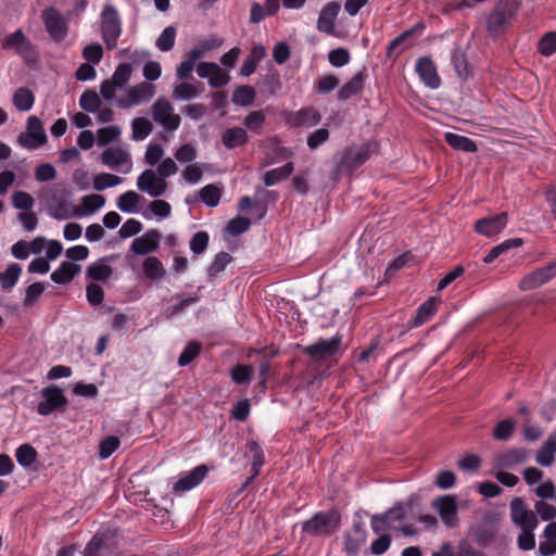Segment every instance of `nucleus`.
<instances>
[{"label": "nucleus", "instance_id": "f257e3e1", "mask_svg": "<svg viewBox=\"0 0 556 556\" xmlns=\"http://www.w3.org/2000/svg\"><path fill=\"white\" fill-rule=\"evenodd\" d=\"M377 144L374 142H364L359 146L346 147L337 162L336 168L332 170V178L346 173L352 175L358 167L369 160Z\"/></svg>", "mask_w": 556, "mask_h": 556}, {"label": "nucleus", "instance_id": "f03ea898", "mask_svg": "<svg viewBox=\"0 0 556 556\" xmlns=\"http://www.w3.org/2000/svg\"><path fill=\"white\" fill-rule=\"evenodd\" d=\"M341 527V514L331 508L314 514L302 523V531L314 538H329Z\"/></svg>", "mask_w": 556, "mask_h": 556}, {"label": "nucleus", "instance_id": "7ed1b4c3", "mask_svg": "<svg viewBox=\"0 0 556 556\" xmlns=\"http://www.w3.org/2000/svg\"><path fill=\"white\" fill-rule=\"evenodd\" d=\"M101 34L108 49H114L122 34V22L117 10L106 4L101 13Z\"/></svg>", "mask_w": 556, "mask_h": 556}, {"label": "nucleus", "instance_id": "20e7f679", "mask_svg": "<svg viewBox=\"0 0 556 556\" xmlns=\"http://www.w3.org/2000/svg\"><path fill=\"white\" fill-rule=\"evenodd\" d=\"M40 394L42 401L37 405V413L40 416H49L56 410H63L68 404V400L64 395L63 390L56 384L43 388Z\"/></svg>", "mask_w": 556, "mask_h": 556}, {"label": "nucleus", "instance_id": "39448f33", "mask_svg": "<svg viewBox=\"0 0 556 556\" xmlns=\"http://www.w3.org/2000/svg\"><path fill=\"white\" fill-rule=\"evenodd\" d=\"M17 142L28 150L37 149L47 142V135L42 122L35 115L27 118L26 131L21 132Z\"/></svg>", "mask_w": 556, "mask_h": 556}, {"label": "nucleus", "instance_id": "423d86ee", "mask_svg": "<svg viewBox=\"0 0 556 556\" xmlns=\"http://www.w3.org/2000/svg\"><path fill=\"white\" fill-rule=\"evenodd\" d=\"M174 108L168 100L159 98L152 105V117L155 123L167 131H175L179 128L181 118L173 113Z\"/></svg>", "mask_w": 556, "mask_h": 556}, {"label": "nucleus", "instance_id": "0eeeda50", "mask_svg": "<svg viewBox=\"0 0 556 556\" xmlns=\"http://www.w3.org/2000/svg\"><path fill=\"white\" fill-rule=\"evenodd\" d=\"M342 343V336L336 334L331 339H320L316 343L304 348L303 352L314 361H325L337 354Z\"/></svg>", "mask_w": 556, "mask_h": 556}, {"label": "nucleus", "instance_id": "6e6552de", "mask_svg": "<svg viewBox=\"0 0 556 556\" xmlns=\"http://www.w3.org/2000/svg\"><path fill=\"white\" fill-rule=\"evenodd\" d=\"M42 22L50 37L62 41L67 35V24L62 14L54 8H48L42 12Z\"/></svg>", "mask_w": 556, "mask_h": 556}, {"label": "nucleus", "instance_id": "1a4fd4ad", "mask_svg": "<svg viewBox=\"0 0 556 556\" xmlns=\"http://www.w3.org/2000/svg\"><path fill=\"white\" fill-rule=\"evenodd\" d=\"M510 518L522 530H534L538 526L535 514L527 508L521 497H515L510 502Z\"/></svg>", "mask_w": 556, "mask_h": 556}, {"label": "nucleus", "instance_id": "9d476101", "mask_svg": "<svg viewBox=\"0 0 556 556\" xmlns=\"http://www.w3.org/2000/svg\"><path fill=\"white\" fill-rule=\"evenodd\" d=\"M137 187L150 197L157 198L166 192L168 185L153 169H144L137 178Z\"/></svg>", "mask_w": 556, "mask_h": 556}, {"label": "nucleus", "instance_id": "9b49d317", "mask_svg": "<svg viewBox=\"0 0 556 556\" xmlns=\"http://www.w3.org/2000/svg\"><path fill=\"white\" fill-rule=\"evenodd\" d=\"M554 277H556V261L551 262L543 267L536 268L535 270L525 276L521 279L519 287L522 290H532L548 282Z\"/></svg>", "mask_w": 556, "mask_h": 556}, {"label": "nucleus", "instance_id": "f8f14e48", "mask_svg": "<svg viewBox=\"0 0 556 556\" xmlns=\"http://www.w3.org/2000/svg\"><path fill=\"white\" fill-rule=\"evenodd\" d=\"M530 451L526 447H513L496 456L494 459V468L496 469H514L516 466L528 460Z\"/></svg>", "mask_w": 556, "mask_h": 556}, {"label": "nucleus", "instance_id": "ddd939ff", "mask_svg": "<svg viewBox=\"0 0 556 556\" xmlns=\"http://www.w3.org/2000/svg\"><path fill=\"white\" fill-rule=\"evenodd\" d=\"M416 73L421 81L431 89H437L441 85V78L438 74L437 66L429 56H421L416 61Z\"/></svg>", "mask_w": 556, "mask_h": 556}, {"label": "nucleus", "instance_id": "4468645a", "mask_svg": "<svg viewBox=\"0 0 556 556\" xmlns=\"http://www.w3.org/2000/svg\"><path fill=\"white\" fill-rule=\"evenodd\" d=\"M116 546L114 541L106 534H96L86 544L83 556H112Z\"/></svg>", "mask_w": 556, "mask_h": 556}, {"label": "nucleus", "instance_id": "2eb2a0df", "mask_svg": "<svg viewBox=\"0 0 556 556\" xmlns=\"http://www.w3.org/2000/svg\"><path fill=\"white\" fill-rule=\"evenodd\" d=\"M162 235L156 229L147 230L141 237H137L131 245L130 250L137 255H147L155 252L160 247V240Z\"/></svg>", "mask_w": 556, "mask_h": 556}, {"label": "nucleus", "instance_id": "dca6fc26", "mask_svg": "<svg viewBox=\"0 0 556 556\" xmlns=\"http://www.w3.org/2000/svg\"><path fill=\"white\" fill-rule=\"evenodd\" d=\"M290 127H313L320 123V113L312 108H303L296 112H290L286 117Z\"/></svg>", "mask_w": 556, "mask_h": 556}, {"label": "nucleus", "instance_id": "f3484780", "mask_svg": "<svg viewBox=\"0 0 556 556\" xmlns=\"http://www.w3.org/2000/svg\"><path fill=\"white\" fill-rule=\"evenodd\" d=\"M208 472V468L206 465H199L192 470L185 473L182 477H180L173 486V490L176 493H184L187 492L197 485H199L204 478L206 477Z\"/></svg>", "mask_w": 556, "mask_h": 556}, {"label": "nucleus", "instance_id": "a211bd4d", "mask_svg": "<svg viewBox=\"0 0 556 556\" xmlns=\"http://www.w3.org/2000/svg\"><path fill=\"white\" fill-rule=\"evenodd\" d=\"M507 225V214L500 213L476 222L475 230L482 236L493 237L500 233Z\"/></svg>", "mask_w": 556, "mask_h": 556}, {"label": "nucleus", "instance_id": "6ab92c4d", "mask_svg": "<svg viewBox=\"0 0 556 556\" xmlns=\"http://www.w3.org/2000/svg\"><path fill=\"white\" fill-rule=\"evenodd\" d=\"M367 538V531L365 525L361 521L353 525V533L345 532L344 539V552L348 556H356L361 547L365 544Z\"/></svg>", "mask_w": 556, "mask_h": 556}, {"label": "nucleus", "instance_id": "aec40b11", "mask_svg": "<svg viewBox=\"0 0 556 556\" xmlns=\"http://www.w3.org/2000/svg\"><path fill=\"white\" fill-rule=\"evenodd\" d=\"M154 94V88L148 83H140L134 87H130L127 91V98L118 101V106L122 109H128L132 105H137L142 101L150 100Z\"/></svg>", "mask_w": 556, "mask_h": 556}, {"label": "nucleus", "instance_id": "412c9836", "mask_svg": "<svg viewBox=\"0 0 556 556\" xmlns=\"http://www.w3.org/2000/svg\"><path fill=\"white\" fill-rule=\"evenodd\" d=\"M434 507L437 508L442 521L450 528L457 525V504L452 495H443L435 500Z\"/></svg>", "mask_w": 556, "mask_h": 556}, {"label": "nucleus", "instance_id": "4be33fe9", "mask_svg": "<svg viewBox=\"0 0 556 556\" xmlns=\"http://www.w3.org/2000/svg\"><path fill=\"white\" fill-rule=\"evenodd\" d=\"M340 3L337 1L328 2L320 11L317 20V29L321 33L333 35L334 21L340 12Z\"/></svg>", "mask_w": 556, "mask_h": 556}, {"label": "nucleus", "instance_id": "5701e85b", "mask_svg": "<svg viewBox=\"0 0 556 556\" xmlns=\"http://www.w3.org/2000/svg\"><path fill=\"white\" fill-rule=\"evenodd\" d=\"M439 304V299L429 298L417 308L415 316L408 321V328H418L429 321L437 314Z\"/></svg>", "mask_w": 556, "mask_h": 556}, {"label": "nucleus", "instance_id": "b1692460", "mask_svg": "<svg viewBox=\"0 0 556 556\" xmlns=\"http://www.w3.org/2000/svg\"><path fill=\"white\" fill-rule=\"evenodd\" d=\"M425 29L422 23H417L414 27L406 29L400 34L396 38L389 42L386 51V55L389 60H396L404 49H399L408 38L414 34H421Z\"/></svg>", "mask_w": 556, "mask_h": 556}, {"label": "nucleus", "instance_id": "393cba45", "mask_svg": "<svg viewBox=\"0 0 556 556\" xmlns=\"http://www.w3.org/2000/svg\"><path fill=\"white\" fill-rule=\"evenodd\" d=\"M81 270V266L72 262H62L51 274V280L58 285L70 283Z\"/></svg>", "mask_w": 556, "mask_h": 556}, {"label": "nucleus", "instance_id": "a878e982", "mask_svg": "<svg viewBox=\"0 0 556 556\" xmlns=\"http://www.w3.org/2000/svg\"><path fill=\"white\" fill-rule=\"evenodd\" d=\"M101 161L111 168H118L130 162V154L122 148H108L101 154Z\"/></svg>", "mask_w": 556, "mask_h": 556}, {"label": "nucleus", "instance_id": "bb28decb", "mask_svg": "<svg viewBox=\"0 0 556 556\" xmlns=\"http://www.w3.org/2000/svg\"><path fill=\"white\" fill-rule=\"evenodd\" d=\"M444 140L451 148L457 151L473 153L478 150V146L472 139L455 132H445Z\"/></svg>", "mask_w": 556, "mask_h": 556}, {"label": "nucleus", "instance_id": "cd10ccee", "mask_svg": "<svg viewBox=\"0 0 556 556\" xmlns=\"http://www.w3.org/2000/svg\"><path fill=\"white\" fill-rule=\"evenodd\" d=\"M365 83V74L356 73L348 83H345L338 91L339 100H348L362 92Z\"/></svg>", "mask_w": 556, "mask_h": 556}, {"label": "nucleus", "instance_id": "c85d7f7f", "mask_svg": "<svg viewBox=\"0 0 556 556\" xmlns=\"http://www.w3.org/2000/svg\"><path fill=\"white\" fill-rule=\"evenodd\" d=\"M204 90V85L198 83V85L182 81L176 85L173 89V98L175 100H192L199 97Z\"/></svg>", "mask_w": 556, "mask_h": 556}, {"label": "nucleus", "instance_id": "c756f323", "mask_svg": "<svg viewBox=\"0 0 556 556\" xmlns=\"http://www.w3.org/2000/svg\"><path fill=\"white\" fill-rule=\"evenodd\" d=\"M248 140V132L241 127L228 128L222 136L223 144L229 150L244 146Z\"/></svg>", "mask_w": 556, "mask_h": 556}, {"label": "nucleus", "instance_id": "7c9ffc66", "mask_svg": "<svg viewBox=\"0 0 556 556\" xmlns=\"http://www.w3.org/2000/svg\"><path fill=\"white\" fill-rule=\"evenodd\" d=\"M294 170L292 162L286 163L283 166L270 169L263 176V181L267 187L274 186L281 180L288 179Z\"/></svg>", "mask_w": 556, "mask_h": 556}, {"label": "nucleus", "instance_id": "2f4dec72", "mask_svg": "<svg viewBox=\"0 0 556 556\" xmlns=\"http://www.w3.org/2000/svg\"><path fill=\"white\" fill-rule=\"evenodd\" d=\"M12 102L18 111L27 112L34 106L35 94L27 87H20L14 91Z\"/></svg>", "mask_w": 556, "mask_h": 556}, {"label": "nucleus", "instance_id": "473e14b6", "mask_svg": "<svg viewBox=\"0 0 556 556\" xmlns=\"http://www.w3.org/2000/svg\"><path fill=\"white\" fill-rule=\"evenodd\" d=\"M142 271L150 280H160L166 275L162 262L156 256H148L142 263Z\"/></svg>", "mask_w": 556, "mask_h": 556}, {"label": "nucleus", "instance_id": "72a5a7b5", "mask_svg": "<svg viewBox=\"0 0 556 556\" xmlns=\"http://www.w3.org/2000/svg\"><path fill=\"white\" fill-rule=\"evenodd\" d=\"M523 244L522 239L520 238H511L503 241L502 243L493 247L489 253L483 257V262L485 264H491L495 261L500 255L506 253L507 251L519 248Z\"/></svg>", "mask_w": 556, "mask_h": 556}, {"label": "nucleus", "instance_id": "f704fd0d", "mask_svg": "<svg viewBox=\"0 0 556 556\" xmlns=\"http://www.w3.org/2000/svg\"><path fill=\"white\" fill-rule=\"evenodd\" d=\"M451 61L457 76L466 80L469 75L468 61L465 51L462 48H455L451 54Z\"/></svg>", "mask_w": 556, "mask_h": 556}, {"label": "nucleus", "instance_id": "c9c22d12", "mask_svg": "<svg viewBox=\"0 0 556 556\" xmlns=\"http://www.w3.org/2000/svg\"><path fill=\"white\" fill-rule=\"evenodd\" d=\"M556 441L549 438L536 452V463L541 466L548 467L555 460Z\"/></svg>", "mask_w": 556, "mask_h": 556}, {"label": "nucleus", "instance_id": "e433bc0d", "mask_svg": "<svg viewBox=\"0 0 556 556\" xmlns=\"http://www.w3.org/2000/svg\"><path fill=\"white\" fill-rule=\"evenodd\" d=\"M256 97V92L253 87L243 85L237 87L232 92V102L239 106L251 105Z\"/></svg>", "mask_w": 556, "mask_h": 556}, {"label": "nucleus", "instance_id": "4c0bfd02", "mask_svg": "<svg viewBox=\"0 0 556 556\" xmlns=\"http://www.w3.org/2000/svg\"><path fill=\"white\" fill-rule=\"evenodd\" d=\"M131 138L135 141L146 139L153 130L152 123L146 117H136L131 122Z\"/></svg>", "mask_w": 556, "mask_h": 556}, {"label": "nucleus", "instance_id": "58836bf2", "mask_svg": "<svg viewBox=\"0 0 556 556\" xmlns=\"http://www.w3.org/2000/svg\"><path fill=\"white\" fill-rule=\"evenodd\" d=\"M201 202L210 207H215L219 204L222 198V189L214 184L204 186L199 191Z\"/></svg>", "mask_w": 556, "mask_h": 556}, {"label": "nucleus", "instance_id": "ea45409f", "mask_svg": "<svg viewBox=\"0 0 556 556\" xmlns=\"http://www.w3.org/2000/svg\"><path fill=\"white\" fill-rule=\"evenodd\" d=\"M232 256L227 252H219L215 255L213 262L207 268V276L213 280L218 274L223 273L227 265L232 262Z\"/></svg>", "mask_w": 556, "mask_h": 556}, {"label": "nucleus", "instance_id": "a19ab883", "mask_svg": "<svg viewBox=\"0 0 556 556\" xmlns=\"http://www.w3.org/2000/svg\"><path fill=\"white\" fill-rule=\"evenodd\" d=\"M496 531L493 526L479 525L473 530V538L481 547L489 546L495 540Z\"/></svg>", "mask_w": 556, "mask_h": 556}, {"label": "nucleus", "instance_id": "79ce46f5", "mask_svg": "<svg viewBox=\"0 0 556 556\" xmlns=\"http://www.w3.org/2000/svg\"><path fill=\"white\" fill-rule=\"evenodd\" d=\"M113 269L110 265L96 262L88 266L86 276L94 281H105L112 276Z\"/></svg>", "mask_w": 556, "mask_h": 556}, {"label": "nucleus", "instance_id": "37998d69", "mask_svg": "<svg viewBox=\"0 0 556 556\" xmlns=\"http://www.w3.org/2000/svg\"><path fill=\"white\" fill-rule=\"evenodd\" d=\"M143 198L137 192L129 190L121 194L117 199V207L125 213H132L136 206Z\"/></svg>", "mask_w": 556, "mask_h": 556}, {"label": "nucleus", "instance_id": "c03bdc74", "mask_svg": "<svg viewBox=\"0 0 556 556\" xmlns=\"http://www.w3.org/2000/svg\"><path fill=\"white\" fill-rule=\"evenodd\" d=\"M516 429V421L507 418L498 421L493 429V438L497 441H508Z\"/></svg>", "mask_w": 556, "mask_h": 556}, {"label": "nucleus", "instance_id": "a18cd8bd", "mask_svg": "<svg viewBox=\"0 0 556 556\" xmlns=\"http://www.w3.org/2000/svg\"><path fill=\"white\" fill-rule=\"evenodd\" d=\"M80 108L89 113H96L101 106V99L92 89L84 91L79 98Z\"/></svg>", "mask_w": 556, "mask_h": 556}, {"label": "nucleus", "instance_id": "49530a36", "mask_svg": "<svg viewBox=\"0 0 556 556\" xmlns=\"http://www.w3.org/2000/svg\"><path fill=\"white\" fill-rule=\"evenodd\" d=\"M22 274V266L17 263L10 264L1 277V287L3 290H11L17 283Z\"/></svg>", "mask_w": 556, "mask_h": 556}, {"label": "nucleus", "instance_id": "de8ad7c7", "mask_svg": "<svg viewBox=\"0 0 556 556\" xmlns=\"http://www.w3.org/2000/svg\"><path fill=\"white\" fill-rule=\"evenodd\" d=\"M15 457L22 467H29L37 459V451L30 444H22L16 448Z\"/></svg>", "mask_w": 556, "mask_h": 556}, {"label": "nucleus", "instance_id": "09e8293b", "mask_svg": "<svg viewBox=\"0 0 556 556\" xmlns=\"http://www.w3.org/2000/svg\"><path fill=\"white\" fill-rule=\"evenodd\" d=\"M266 116L264 111H253L249 113L244 119L243 125L252 132L260 135L262 131V127L265 123Z\"/></svg>", "mask_w": 556, "mask_h": 556}, {"label": "nucleus", "instance_id": "8fccbe9b", "mask_svg": "<svg viewBox=\"0 0 556 556\" xmlns=\"http://www.w3.org/2000/svg\"><path fill=\"white\" fill-rule=\"evenodd\" d=\"M520 5L521 0H502L495 5L494 10L509 22L518 14Z\"/></svg>", "mask_w": 556, "mask_h": 556}, {"label": "nucleus", "instance_id": "3c124183", "mask_svg": "<svg viewBox=\"0 0 556 556\" xmlns=\"http://www.w3.org/2000/svg\"><path fill=\"white\" fill-rule=\"evenodd\" d=\"M509 22L500 14V12L493 11L489 14L486 20V29L490 35L495 36L498 35L505 27H507Z\"/></svg>", "mask_w": 556, "mask_h": 556}, {"label": "nucleus", "instance_id": "603ef678", "mask_svg": "<svg viewBox=\"0 0 556 556\" xmlns=\"http://www.w3.org/2000/svg\"><path fill=\"white\" fill-rule=\"evenodd\" d=\"M202 349L201 343L197 341L189 342L180 353L178 357V365L180 367L188 366L198 355L200 354Z\"/></svg>", "mask_w": 556, "mask_h": 556}, {"label": "nucleus", "instance_id": "864d4df0", "mask_svg": "<svg viewBox=\"0 0 556 556\" xmlns=\"http://www.w3.org/2000/svg\"><path fill=\"white\" fill-rule=\"evenodd\" d=\"M122 182V178L117 175L110 173H101L93 178V188L102 191L106 188L115 187Z\"/></svg>", "mask_w": 556, "mask_h": 556}, {"label": "nucleus", "instance_id": "5fc2aeb1", "mask_svg": "<svg viewBox=\"0 0 556 556\" xmlns=\"http://www.w3.org/2000/svg\"><path fill=\"white\" fill-rule=\"evenodd\" d=\"M538 51L543 56H552L556 53V31H548L539 40Z\"/></svg>", "mask_w": 556, "mask_h": 556}, {"label": "nucleus", "instance_id": "6e6d98bb", "mask_svg": "<svg viewBox=\"0 0 556 556\" xmlns=\"http://www.w3.org/2000/svg\"><path fill=\"white\" fill-rule=\"evenodd\" d=\"M131 73H132L131 65L128 63H122L115 68L110 80L113 84H115V86L122 88L130 79Z\"/></svg>", "mask_w": 556, "mask_h": 556}, {"label": "nucleus", "instance_id": "4d7b16f0", "mask_svg": "<svg viewBox=\"0 0 556 556\" xmlns=\"http://www.w3.org/2000/svg\"><path fill=\"white\" fill-rule=\"evenodd\" d=\"M253 370L249 365L238 364L230 371L231 380L237 384L249 383L252 379Z\"/></svg>", "mask_w": 556, "mask_h": 556}, {"label": "nucleus", "instance_id": "13d9d810", "mask_svg": "<svg viewBox=\"0 0 556 556\" xmlns=\"http://www.w3.org/2000/svg\"><path fill=\"white\" fill-rule=\"evenodd\" d=\"M35 204L34 198L26 191H15L12 194V205L16 210L29 211Z\"/></svg>", "mask_w": 556, "mask_h": 556}, {"label": "nucleus", "instance_id": "bf43d9fd", "mask_svg": "<svg viewBox=\"0 0 556 556\" xmlns=\"http://www.w3.org/2000/svg\"><path fill=\"white\" fill-rule=\"evenodd\" d=\"M251 226V220L248 217L237 216L230 219L226 226V231L231 236H239L245 232Z\"/></svg>", "mask_w": 556, "mask_h": 556}, {"label": "nucleus", "instance_id": "052dcab7", "mask_svg": "<svg viewBox=\"0 0 556 556\" xmlns=\"http://www.w3.org/2000/svg\"><path fill=\"white\" fill-rule=\"evenodd\" d=\"M176 29L173 26L166 27L156 39V47L161 51H169L175 45Z\"/></svg>", "mask_w": 556, "mask_h": 556}, {"label": "nucleus", "instance_id": "680f3d73", "mask_svg": "<svg viewBox=\"0 0 556 556\" xmlns=\"http://www.w3.org/2000/svg\"><path fill=\"white\" fill-rule=\"evenodd\" d=\"M340 84V80L334 75H326L318 79L315 84V90L319 94H328L333 91Z\"/></svg>", "mask_w": 556, "mask_h": 556}, {"label": "nucleus", "instance_id": "e2e57ef3", "mask_svg": "<svg viewBox=\"0 0 556 556\" xmlns=\"http://www.w3.org/2000/svg\"><path fill=\"white\" fill-rule=\"evenodd\" d=\"M210 242V236L206 231L195 232L190 240V250L194 254H202L206 251Z\"/></svg>", "mask_w": 556, "mask_h": 556}, {"label": "nucleus", "instance_id": "0e129e2a", "mask_svg": "<svg viewBox=\"0 0 556 556\" xmlns=\"http://www.w3.org/2000/svg\"><path fill=\"white\" fill-rule=\"evenodd\" d=\"M119 439L115 435H110L103 439L99 446L100 458H109L119 447Z\"/></svg>", "mask_w": 556, "mask_h": 556}, {"label": "nucleus", "instance_id": "69168bd1", "mask_svg": "<svg viewBox=\"0 0 556 556\" xmlns=\"http://www.w3.org/2000/svg\"><path fill=\"white\" fill-rule=\"evenodd\" d=\"M45 285L42 282H34L27 287L23 305L29 307L34 305L40 295L45 292Z\"/></svg>", "mask_w": 556, "mask_h": 556}, {"label": "nucleus", "instance_id": "338daca9", "mask_svg": "<svg viewBox=\"0 0 556 556\" xmlns=\"http://www.w3.org/2000/svg\"><path fill=\"white\" fill-rule=\"evenodd\" d=\"M98 144L106 146L112 141H115L121 135V130L116 126H108L98 130Z\"/></svg>", "mask_w": 556, "mask_h": 556}, {"label": "nucleus", "instance_id": "774afa93", "mask_svg": "<svg viewBox=\"0 0 556 556\" xmlns=\"http://www.w3.org/2000/svg\"><path fill=\"white\" fill-rule=\"evenodd\" d=\"M379 536L370 544V553L376 556L384 554L391 545L392 539L390 534H378Z\"/></svg>", "mask_w": 556, "mask_h": 556}]
</instances>
